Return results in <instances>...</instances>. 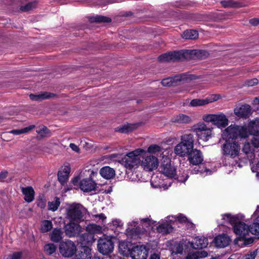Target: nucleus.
<instances>
[{"mask_svg": "<svg viewBox=\"0 0 259 259\" xmlns=\"http://www.w3.org/2000/svg\"><path fill=\"white\" fill-rule=\"evenodd\" d=\"M204 51L202 50H182L164 53L158 57L160 62H176L180 60L192 59L193 56L201 58Z\"/></svg>", "mask_w": 259, "mask_h": 259, "instance_id": "1", "label": "nucleus"}, {"mask_svg": "<svg viewBox=\"0 0 259 259\" xmlns=\"http://www.w3.org/2000/svg\"><path fill=\"white\" fill-rule=\"evenodd\" d=\"M223 219L226 220L233 227V231L235 234L238 235L235 241L241 240L249 234L248 226L245 223L239 221L237 215H232L231 213H225L222 215Z\"/></svg>", "mask_w": 259, "mask_h": 259, "instance_id": "2", "label": "nucleus"}, {"mask_svg": "<svg viewBox=\"0 0 259 259\" xmlns=\"http://www.w3.org/2000/svg\"><path fill=\"white\" fill-rule=\"evenodd\" d=\"M223 139L225 140H232L236 141L238 139H245L248 137V131L246 127L235 124H231L223 132Z\"/></svg>", "mask_w": 259, "mask_h": 259, "instance_id": "3", "label": "nucleus"}, {"mask_svg": "<svg viewBox=\"0 0 259 259\" xmlns=\"http://www.w3.org/2000/svg\"><path fill=\"white\" fill-rule=\"evenodd\" d=\"M84 209L79 203H72L66 209L67 218L70 222L79 223L84 220L83 210Z\"/></svg>", "mask_w": 259, "mask_h": 259, "instance_id": "4", "label": "nucleus"}, {"mask_svg": "<svg viewBox=\"0 0 259 259\" xmlns=\"http://www.w3.org/2000/svg\"><path fill=\"white\" fill-rule=\"evenodd\" d=\"M222 154L226 157L234 158L239 155L240 145L237 141L232 140H225L222 146Z\"/></svg>", "mask_w": 259, "mask_h": 259, "instance_id": "5", "label": "nucleus"}, {"mask_svg": "<svg viewBox=\"0 0 259 259\" xmlns=\"http://www.w3.org/2000/svg\"><path fill=\"white\" fill-rule=\"evenodd\" d=\"M114 246V242L111 238H101L98 241V249L102 254L107 255L111 253L113 251Z\"/></svg>", "mask_w": 259, "mask_h": 259, "instance_id": "6", "label": "nucleus"}, {"mask_svg": "<svg viewBox=\"0 0 259 259\" xmlns=\"http://www.w3.org/2000/svg\"><path fill=\"white\" fill-rule=\"evenodd\" d=\"M59 248L60 253L65 257L72 256L76 251V247L74 242L71 240L61 242Z\"/></svg>", "mask_w": 259, "mask_h": 259, "instance_id": "7", "label": "nucleus"}, {"mask_svg": "<svg viewBox=\"0 0 259 259\" xmlns=\"http://www.w3.org/2000/svg\"><path fill=\"white\" fill-rule=\"evenodd\" d=\"M159 170L164 176L170 178H173L176 176V169L171 164L169 159H166L161 162Z\"/></svg>", "mask_w": 259, "mask_h": 259, "instance_id": "8", "label": "nucleus"}, {"mask_svg": "<svg viewBox=\"0 0 259 259\" xmlns=\"http://www.w3.org/2000/svg\"><path fill=\"white\" fill-rule=\"evenodd\" d=\"M195 131L198 138L203 141H208L211 137V130L203 123L198 124Z\"/></svg>", "mask_w": 259, "mask_h": 259, "instance_id": "9", "label": "nucleus"}, {"mask_svg": "<svg viewBox=\"0 0 259 259\" xmlns=\"http://www.w3.org/2000/svg\"><path fill=\"white\" fill-rule=\"evenodd\" d=\"M186 156L190 164L193 165L201 164L203 161L202 152L197 149L193 148Z\"/></svg>", "mask_w": 259, "mask_h": 259, "instance_id": "10", "label": "nucleus"}, {"mask_svg": "<svg viewBox=\"0 0 259 259\" xmlns=\"http://www.w3.org/2000/svg\"><path fill=\"white\" fill-rule=\"evenodd\" d=\"M81 231V227L79 223L74 222H70L64 227L65 234L69 237L78 236Z\"/></svg>", "mask_w": 259, "mask_h": 259, "instance_id": "11", "label": "nucleus"}, {"mask_svg": "<svg viewBox=\"0 0 259 259\" xmlns=\"http://www.w3.org/2000/svg\"><path fill=\"white\" fill-rule=\"evenodd\" d=\"M158 165L157 157L154 156H147L142 160V165L146 171H152L156 168Z\"/></svg>", "mask_w": 259, "mask_h": 259, "instance_id": "12", "label": "nucleus"}, {"mask_svg": "<svg viewBox=\"0 0 259 259\" xmlns=\"http://www.w3.org/2000/svg\"><path fill=\"white\" fill-rule=\"evenodd\" d=\"M234 112L237 117L246 119L251 114V108L250 105L246 104L239 105L234 108Z\"/></svg>", "mask_w": 259, "mask_h": 259, "instance_id": "13", "label": "nucleus"}, {"mask_svg": "<svg viewBox=\"0 0 259 259\" xmlns=\"http://www.w3.org/2000/svg\"><path fill=\"white\" fill-rule=\"evenodd\" d=\"M129 256L132 259H146L148 256V251L143 245L134 246Z\"/></svg>", "mask_w": 259, "mask_h": 259, "instance_id": "14", "label": "nucleus"}, {"mask_svg": "<svg viewBox=\"0 0 259 259\" xmlns=\"http://www.w3.org/2000/svg\"><path fill=\"white\" fill-rule=\"evenodd\" d=\"M187 75L183 73L180 75H177L172 77H169L163 79L161 82L162 85L164 87L176 86L178 82L188 78Z\"/></svg>", "mask_w": 259, "mask_h": 259, "instance_id": "15", "label": "nucleus"}, {"mask_svg": "<svg viewBox=\"0 0 259 259\" xmlns=\"http://www.w3.org/2000/svg\"><path fill=\"white\" fill-rule=\"evenodd\" d=\"M79 188L84 192H89L96 189V183L92 178H85L81 180L79 183Z\"/></svg>", "mask_w": 259, "mask_h": 259, "instance_id": "16", "label": "nucleus"}, {"mask_svg": "<svg viewBox=\"0 0 259 259\" xmlns=\"http://www.w3.org/2000/svg\"><path fill=\"white\" fill-rule=\"evenodd\" d=\"M140 161V158H135L132 156V155H128V153H127L121 159V162L126 168L132 169L133 168L138 166Z\"/></svg>", "mask_w": 259, "mask_h": 259, "instance_id": "17", "label": "nucleus"}, {"mask_svg": "<svg viewBox=\"0 0 259 259\" xmlns=\"http://www.w3.org/2000/svg\"><path fill=\"white\" fill-rule=\"evenodd\" d=\"M193 148L190 147L189 145L188 146L181 141L180 143L177 144L175 147V152L177 155L181 157L186 156Z\"/></svg>", "mask_w": 259, "mask_h": 259, "instance_id": "18", "label": "nucleus"}, {"mask_svg": "<svg viewBox=\"0 0 259 259\" xmlns=\"http://www.w3.org/2000/svg\"><path fill=\"white\" fill-rule=\"evenodd\" d=\"M92 256L90 247L82 246L79 247L75 255L76 259H91Z\"/></svg>", "mask_w": 259, "mask_h": 259, "instance_id": "19", "label": "nucleus"}, {"mask_svg": "<svg viewBox=\"0 0 259 259\" xmlns=\"http://www.w3.org/2000/svg\"><path fill=\"white\" fill-rule=\"evenodd\" d=\"M21 192L24 195V200L27 203H30L34 200L35 191L32 186L21 187Z\"/></svg>", "mask_w": 259, "mask_h": 259, "instance_id": "20", "label": "nucleus"}, {"mask_svg": "<svg viewBox=\"0 0 259 259\" xmlns=\"http://www.w3.org/2000/svg\"><path fill=\"white\" fill-rule=\"evenodd\" d=\"M230 241V238L226 234H223L215 237L214 242L215 246L219 248H224L227 246Z\"/></svg>", "mask_w": 259, "mask_h": 259, "instance_id": "21", "label": "nucleus"}, {"mask_svg": "<svg viewBox=\"0 0 259 259\" xmlns=\"http://www.w3.org/2000/svg\"><path fill=\"white\" fill-rule=\"evenodd\" d=\"M100 174L105 179L110 180L114 178L115 171L113 168L106 166L100 169Z\"/></svg>", "mask_w": 259, "mask_h": 259, "instance_id": "22", "label": "nucleus"}, {"mask_svg": "<svg viewBox=\"0 0 259 259\" xmlns=\"http://www.w3.org/2000/svg\"><path fill=\"white\" fill-rule=\"evenodd\" d=\"M133 245L130 242H121L119 244V250L123 256H128L131 253Z\"/></svg>", "mask_w": 259, "mask_h": 259, "instance_id": "23", "label": "nucleus"}, {"mask_svg": "<svg viewBox=\"0 0 259 259\" xmlns=\"http://www.w3.org/2000/svg\"><path fill=\"white\" fill-rule=\"evenodd\" d=\"M228 124V119L226 116L223 114H215L214 124L219 127H225Z\"/></svg>", "mask_w": 259, "mask_h": 259, "instance_id": "24", "label": "nucleus"}, {"mask_svg": "<svg viewBox=\"0 0 259 259\" xmlns=\"http://www.w3.org/2000/svg\"><path fill=\"white\" fill-rule=\"evenodd\" d=\"M81 246H89L92 245L94 242V235L91 233H83L80 238Z\"/></svg>", "mask_w": 259, "mask_h": 259, "instance_id": "25", "label": "nucleus"}, {"mask_svg": "<svg viewBox=\"0 0 259 259\" xmlns=\"http://www.w3.org/2000/svg\"><path fill=\"white\" fill-rule=\"evenodd\" d=\"M56 96V94L49 92H45L39 95L31 94L29 95L30 99L33 101H39L47 99L52 98Z\"/></svg>", "mask_w": 259, "mask_h": 259, "instance_id": "26", "label": "nucleus"}, {"mask_svg": "<svg viewBox=\"0 0 259 259\" xmlns=\"http://www.w3.org/2000/svg\"><path fill=\"white\" fill-rule=\"evenodd\" d=\"M88 18L91 23H110L112 21L111 19L109 17L98 15L89 16Z\"/></svg>", "mask_w": 259, "mask_h": 259, "instance_id": "27", "label": "nucleus"}, {"mask_svg": "<svg viewBox=\"0 0 259 259\" xmlns=\"http://www.w3.org/2000/svg\"><path fill=\"white\" fill-rule=\"evenodd\" d=\"M248 131L250 135H259V119L250 122L248 125Z\"/></svg>", "mask_w": 259, "mask_h": 259, "instance_id": "28", "label": "nucleus"}, {"mask_svg": "<svg viewBox=\"0 0 259 259\" xmlns=\"http://www.w3.org/2000/svg\"><path fill=\"white\" fill-rule=\"evenodd\" d=\"M222 6L225 8H238L244 6L242 3L233 0L222 1L221 2Z\"/></svg>", "mask_w": 259, "mask_h": 259, "instance_id": "29", "label": "nucleus"}, {"mask_svg": "<svg viewBox=\"0 0 259 259\" xmlns=\"http://www.w3.org/2000/svg\"><path fill=\"white\" fill-rule=\"evenodd\" d=\"M157 232L163 235H166L172 231V226L168 223H164L159 225L156 228Z\"/></svg>", "mask_w": 259, "mask_h": 259, "instance_id": "30", "label": "nucleus"}, {"mask_svg": "<svg viewBox=\"0 0 259 259\" xmlns=\"http://www.w3.org/2000/svg\"><path fill=\"white\" fill-rule=\"evenodd\" d=\"M181 141L188 146L189 145L191 148H193L194 139L192 134H186L181 136Z\"/></svg>", "mask_w": 259, "mask_h": 259, "instance_id": "31", "label": "nucleus"}, {"mask_svg": "<svg viewBox=\"0 0 259 259\" xmlns=\"http://www.w3.org/2000/svg\"><path fill=\"white\" fill-rule=\"evenodd\" d=\"M198 37V31L193 29L186 30L184 31L183 34V37L187 39H195Z\"/></svg>", "mask_w": 259, "mask_h": 259, "instance_id": "32", "label": "nucleus"}, {"mask_svg": "<svg viewBox=\"0 0 259 259\" xmlns=\"http://www.w3.org/2000/svg\"><path fill=\"white\" fill-rule=\"evenodd\" d=\"M52 241L58 243L62 239V231L60 229H54L50 234Z\"/></svg>", "mask_w": 259, "mask_h": 259, "instance_id": "33", "label": "nucleus"}, {"mask_svg": "<svg viewBox=\"0 0 259 259\" xmlns=\"http://www.w3.org/2000/svg\"><path fill=\"white\" fill-rule=\"evenodd\" d=\"M60 198L58 197H55L54 200L48 202V210L52 211L57 210L60 205Z\"/></svg>", "mask_w": 259, "mask_h": 259, "instance_id": "34", "label": "nucleus"}, {"mask_svg": "<svg viewBox=\"0 0 259 259\" xmlns=\"http://www.w3.org/2000/svg\"><path fill=\"white\" fill-rule=\"evenodd\" d=\"M173 121L178 123H188L191 121V118L187 115L180 114L174 117Z\"/></svg>", "mask_w": 259, "mask_h": 259, "instance_id": "35", "label": "nucleus"}, {"mask_svg": "<svg viewBox=\"0 0 259 259\" xmlns=\"http://www.w3.org/2000/svg\"><path fill=\"white\" fill-rule=\"evenodd\" d=\"M126 232L128 236H130L132 238H136L141 234V229L139 227L133 228H128L126 230Z\"/></svg>", "mask_w": 259, "mask_h": 259, "instance_id": "36", "label": "nucleus"}, {"mask_svg": "<svg viewBox=\"0 0 259 259\" xmlns=\"http://www.w3.org/2000/svg\"><path fill=\"white\" fill-rule=\"evenodd\" d=\"M37 6V2L35 1L27 3L24 6H21L20 7V10L22 12H29L33 9L35 8Z\"/></svg>", "mask_w": 259, "mask_h": 259, "instance_id": "37", "label": "nucleus"}, {"mask_svg": "<svg viewBox=\"0 0 259 259\" xmlns=\"http://www.w3.org/2000/svg\"><path fill=\"white\" fill-rule=\"evenodd\" d=\"M242 151L245 154H250V157L254 156V152L255 150L252 147L251 144L250 143H245L242 148Z\"/></svg>", "mask_w": 259, "mask_h": 259, "instance_id": "38", "label": "nucleus"}, {"mask_svg": "<svg viewBox=\"0 0 259 259\" xmlns=\"http://www.w3.org/2000/svg\"><path fill=\"white\" fill-rule=\"evenodd\" d=\"M252 172L256 173V176L259 177V155L258 157L253 158L250 163Z\"/></svg>", "mask_w": 259, "mask_h": 259, "instance_id": "39", "label": "nucleus"}, {"mask_svg": "<svg viewBox=\"0 0 259 259\" xmlns=\"http://www.w3.org/2000/svg\"><path fill=\"white\" fill-rule=\"evenodd\" d=\"M52 228L53 224L51 221L44 220L42 222L40 230L42 233H46L50 231Z\"/></svg>", "mask_w": 259, "mask_h": 259, "instance_id": "40", "label": "nucleus"}, {"mask_svg": "<svg viewBox=\"0 0 259 259\" xmlns=\"http://www.w3.org/2000/svg\"><path fill=\"white\" fill-rule=\"evenodd\" d=\"M56 246L53 243L46 244L44 246V251L47 255H51L56 250Z\"/></svg>", "mask_w": 259, "mask_h": 259, "instance_id": "41", "label": "nucleus"}, {"mask_svg": "<svg viewBox=\"0 0 259 259\" xmlns=\"http://www.w3.org/2000/svg\"><path fill=\"white\" fill-rule=\"evenodd\" d=\"M87 230L91 234L99 233L101 232L102 228L100 226L97 225L95 224H92L88 225L87 227Z\"/></svg>", "mask_w": 259, "mask_h": 259, "instance_id": "42", "label": "nucleus"}, {"mask_svg": "<svg viewBox=\"0 0 259 259\" xmlns=\"http://www.w3.org/2000/svg\"><path fill=\"white\" fill-rule=\"evenodd\" d=\"M207 239L206 238H199L196 240L195 245L196 248L202 249L205 248L207 245Z\"/></svg>", "mask_w": 259, "mask_h": 259, "instance_id": "43", "label": "nucleus"}, {"mask_svg": "<svg viewBox=\"0 0 259 259\" xmlns=\"http://www.w3.org/2000/svg\"><path fill=\"white\" fill-rule=\"evenodd\" d=\"M208 101L206 98L205 99H195L191 100L190 105L192 107L200 106L206 105Z\"/></svg>", "mask_w": 259, "mask_h": 259, "instance_id": "44", "label": "nucleus"}, {"mask_svg": "<svg viewBox=\"0 0 259 259\" xmlns=\"http://www.w3.org/2000/svg\"><path fill=\"white\" fill-rule=\"evenodd\" d=\"M134 129L133 125L130 124H127L118 127V130L116 131L121 133L127 134L132 132Z\"/></svg>", "mask_w": 259, "mask_h": 259, "instance_id": "45", "label": "nucleus"}, {"mask_svg": "<svg viewBox=\"0 0 259 259\" xmlns=\"http://www.w3.org/2000/svg\"><path fill=\"white\" fill-rule=\"evenodd\" d=\"M176 176L178 181L182 183H185L189 178L188 172L184 170H180L179 175H176Z\"/></svg>", "mask_w": 259, "mask_h": 259, "instance_id": "46", "label": "nucleus"}, {"mask_svg": "<svg viewBox=\"0 0 259 259\" xmlns=\"http://www.w3.org/2000/svg\"><path fill=\"white\" fill-rule=\"evenodd\" d=\"M196 167H194L191 170V174H197L198 173H203L204 172H210V170L207 168L205 167H204L203 166L202 167V166L199 165H197Z\"/></svg>", "mask_w": 259, "mask_h": 259, "instance_id": "47", "label": "nucleus"}, {"mask_svg": "<svg viewBox=\"0 0 259 259\" xmlns=\"http://www.w3.org/2000/svg\"><path fill=\"white\" fill-rule=\"evenodd\" d=\"M36 133L39 134V136L37 137V139H39V137L44 138L51 133L50 130L46 126H43L41 128L37 130Z\"/></svg>", "mask_w": 259, "mask_h": 259, "instance_id": "48", "label": "nucleus"}, {"mask_svg": "<svg viewBox=\"0 0 259 259\" xmlns=\"http://www.w3.org/2000/svg\"><path fill=\"white\" fill-rule=\"evenodd\" d=\"M248 228L249 229V232L251 234L256 235H259V223H253L248 226Z\"/></svg>", "mask_w": 259, "mask_h": 259, "instance_id": "49", "label": "nucleus"}, {"mask_svg": "<svg viewBox=\"0 0 259 259\" xmlns=\"http://www.w3.org/2000/svg\"><path fill=\"white\" fill-rule=\"evenodd\" d=\"M69 176L64 174L63 172L58 171V179L59 182L62 185H64L68 181Z\"/></svg>", "mask_w": 259, "mask_h": 259, "instance_id": "50", "label": "nucleus"}, {"mask_svg": "<svg viewBox=\"0 0 259 259\" xmlns=\"http://www.w3.org/2000/svg\"><path fill=\"white\" fill-rule=\"evenodd\" d=\"M146 153V152L144 150L142 149H137L132 152H129L128 155H132V156L135 157L137 158H140L139 156H141L143 154Z\"/></svg>", "mask_w": 259, "mask_h": 259, "instance_id": "51", "label": "nucleus"}, {"mask_svg": "<svg viewBox=\"0 0 259 259\" xmlns=\"http://www.w3.org/2000/svg\"><path fill=\"white\" fill-rule=\"evenodd\" d=\"M146 153V152L144 150L142 149H137L132 152H129L128 155H132V156L135 157L137 158H140L139 156H141L143 154Z\"/></svg>", "mask_w": 259, "mask_h": 259, "instance_id": "52", "label": "nucleus"}, {"mask_svg": "<svg viewBox=\"0 0 259 259\" xmlns=\"http://www.w3.org/2000/svg\"><path fill=\"white\" fill-rule=\"evenodd\" d=\"M161 151V147L156 144L150 145L148 148L147 151L150 153H155Z\"/></svg>", "mask_w": 259, "mask_h": 259, "instance_id": "53", "label": "nucleus"}, {"mask_svg": "<svg viewBox=\"0 0 259 259\" xmlns=\"http://www.w3.org/2000/svg\"><path fill=\"white\" fill-rule=\"evenodd\" d=\"M258 81L257 78H254L251 79L246 80L245 85L247 87H252L258 83Z\"/></svg>", "mask_w": 259, "mask_h": 259, "instance_id": "54", "label": "nucleus"}, {"mask_svg": "<svg viewBox=\"0 0 259 259\" xmlns=\"http://www.w3.org/2000/svg\"><path fill=\"white\" fill-rule=\"evenodd\" d=\"M215 114H208L204 115L203 119L207 122H211L214 124Z\"/></svg>", "mask_w": 259, "mask_h": 259, "instance_id": "55", "label": "nucleus"}, {"mask_svg": "<svg viewBox=\"0 0 259 259\" xmlns=\"http://www.w3.org/2000/svg\"><path fill=\"white\" fill-rule=\"evenodd\" d=\"M221 98V96L218 94H213L211 95L210 97L206 98V100L208 101V104L209 103H211L214 101H216L219 100Z\"/></svg>", "mask_w": 259, "mask_h": 259, "instance_id": "56", "label": "nucleus"}, {"mask_svg": "<svg viewBox=\"0 0 259 259\" xmlns=\"http://www.w3.org/2000/svg\"><path fill=\"white\" fill-rule=\"evenodd\" d=\"M177 220L180 223H186L188 222V219L183 214L179 213L177 216Z\"/></svg>", "mask_w": 259, "mask_h": 259, "instance_id": "57", "label": "nucleus"}, {"mask_svg": "<svg viewBox=\"0 0 259 259\" xmlns=\"http://www.w3.org/2000/svg\"><path fill=\"white\" fill-rule=\"evenodd\" d=\"M185 259H199L198 253L196 252H189Z\"/></svg>", "mask_w": 259, "mask_h": 259, "instance_id": "58", "label": "nucleus"}, {"mask_svg": "<svg viewBox=\"0 0 259 259\" xmlns=\"http://www.w3.org/2000/svg\"><path fill=\"white\" fill-rule=\"evenodd\" d=\"M35 127V125H30L28 126L21 128L22 134L27 133Z\"/></svg>", "mask_w": 259, "mask_h": 259, "instance_id": "59", "label": "nucleus"}, {"mask_svg": "<svg viewBox=\"0 0 259 259\" xmlns=\"http://www.w3.org/2000/svg\"><path fill=\"white\" fill-rule=\"evenodd\" d=\"M22 253L21 252H15L11 255V259H21Z\"/></svg>", "mask_w": 259, "mask_h": 259, "instance_id": "60", "label": "nucleus"}, {"mask_svg": "<svg viewBox=\"0 0 259 259\" xmlns=\"http://www.w3.org/2000/svg\"><path fill=\"white\" fill-rule=\"evenodd\" d=\"M250 144L254 149V148H258L259 147V140L254 138L251 140Z\"/></svg>", "mask_w": 259, "mask_h": 259, "instance_id": "61", "label": "nucleus"}, {"mask_svg": "<svg viewBox=\"0 0 259 259\" xmlns=\"http://www.w3.org/2000/svg\"><path fill=\"white\" fill-rule=\"evenodd\" d=\"M241 240L244 241V244L245 245H249V244H252L253 242V241H254V239L252 237H250V238H246L245 237V238L241 239Z\"/></svg>", "mask_w": 259, "mask_h": 259, "instance_id": "62", "label": "nucleus"}, {"mask_svg": "<svg viewBox=\"0 0 259 259\" xmlns=\"http://www.w3.org/2000/svg\"><path fill=\"white\" fill-rule=\"evenodd\" d=\"M61 172H63L64 174H66L69 176V173L70 172V167L69 166V164L67 165H65L62 171H60Z\"/></svg>", "mask_w": 259, "mask_h": 259, "instance_id": "63", "label": "nucleus"}, {"mask_svg": "<svg viewBox=\"0 0 259 259\" xmlns=\"http://www.w3.org/2000/svg\"><path fill=\"white\" fill-rule=\"evenodd\" d=\"M249 23L253 26H257L259 24V19L252 18L249 20Z\"/></svg>", "mask_w": 259, "mask_h": 259, "instance_id": "64", "label": "nucleus"}]
</instances>
